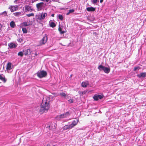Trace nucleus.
Returning <instances> with one entry per match:
<instances>
[{
    "label": "nucleus",
    "mask_w": 146,
    "mask_h": 146,
    "mask_svg": "<svg viewBox=\"0 0 146 146\" xmlns=\"http://www.w3.org/2000/svg\"><path fill=\"white\" fill-rule=\"evenodd\" d=\"M50 99L49 97H46L43 98L40 110L41 113H42L48 111L50 108Z\"/></svg>",
    "instance_id": "nucleus-1"
},
{
    "label": "nucleus",
    "mask_w": 146,
    "mask_h": 146,
    "mask_svg": "<svg viewBox=\"0 0 146 146\" xmlns=\"http://www.w3.org/2000/svg\"><path fill=\"white\" fill-rule=\"evenodd\" d=\"M98 68L100 71L103 70L105 73L107 74L109 73L110 70V68L109 66L105 67L102 65H99Z\"/></svg>",
    "instance_id": "nucleus-2"
},
{
    "label": "nucleus",
    "mask_w": 146,
    "mask_h": 146,
    "mask_svg": "<svg viewBox=\"0 0 146 146\" xmlns=\"http://www.w3.org/2000/svg\"><path fill=\"white\" fill-rule=\"evenodd\" d=\"M46 4L44 3L41 2L38 3L36 4V6L37 8V10L38 11H41L43 7L45 6Z\"/></svg>",
    "instance_id": "nucleus-3"
},
{
    "label": "nucleus",
    "mask_w": 146,
    "mask_h": 146,
    "mask_svg": "<svg viewBox=\"0 0 146 146\" xmlns=\"http://www.w3.org/2000/svg\"><path fill=\"white\" fill-rule=\"evenodd\" d=\"M47 74L46 72L44 71L38 72L37 74V76L40 78L45 77L46 76Z\"/></svg>",
    "instance_id": "nucleus-4"
},
{
    "label": "nucleus",
    "mask_w": 146,
    "mask_h": 146,
    "mask_svg": "<svg viewBox=\"0 0 146 146\" xmlns=\"http://www.w3.org/2000/svg\"><path fill=\"white\" fill-rule=\"evenodd\" d=\"M48 40L47 36H44L39 42V44L38 46H40L45 44Z\"/></svg>",
    "instance_id": "nucleus-5"
},
{
    "label": "nucleus",
    "mask_w": 146,
    "mask_h": 146,
    "mask_svg": "<svg viewBox=\"0 0 146 146\" xmlns=\"http://www.w3.org/2000/svg\"><path fill=\"white\" fill-rule=\"evenodd\" d=\"M47 14L46 13H42L41 14L38 15L37 16V19L39 20H42L44 19L47 16Z\"/></svg>",
    "instance_id": "nucleus-6"
},
{
    "label": "nucleus",
    "mask_w": 146,
    "mask_h": 146,
    "mask_svg": "<svg viewBox=\"0 0 146 146\" xmlns=\"http://www.w3.org/2000/svg\"><path fill=\"white\" fill-rule=\"evenodd\" d=\"M18 7L17 5L10 6L9 9L10 10L11 12H13L17 10L18 9Z\"/></svg>",
    "instance_id": "nucleus-7"
},
{
    "label": "nucleus",
    "mask_w": 146,
    "mask_h": 146,
    "mask_svg": "<svg viewBox=\"0 0 146 146\" xmlns=\"http://www.w3.org/2000/svg\"><path fill=\"white\" fill-rule=\"evenodd\" d=\"M89 81L86 80L82 82L81 84V85L83 88H86L89 85Z\"/></svg>",
    "instance_id": "nucleus-8"
},
{
    "label": "nucleus",
    "mask_w": 146,
    "mask_h": 146,
    "mask_svg": "<svg viewBox=\"0 0 146 146\" xmlns=\"http://www.w3.org/2000/svg\"><path fill=\"white\" fill-rule=\"evenodd\" d=\"M137 76L139 78H143L146 77V72H142L137 74Z\"/></svg>",
    "instance_id": "nucleus-9"
},
{
    "label": "nucleus",
    "mask_w": 146,
    "mask_h": 146,
    "mask_svg": "<svg viewBox=\"0 0 146 146\" xmlns=\"http://www.w3.org/2000/svg\"><path fill=\"white\" fill-rule=\"evenodd\" d=\"M25 10V12H27L28 11H31L33 10V9L31 8V6L28 5H25L24 7Z\"/></svg>",
    "instance_id": "nucleus-10"
},
{
    "label": "nucleus",
    "mask_w": 146,
    "mask_h": 146,
    "mask_svg": "<svg viewBox=\"0 0 146 146\" xmlns=\"http://www.w3.org/2000/svg\"><path fill=\"white\" fill-rule=\"evenodd\" d=\"M31 52L30 49H28L23 50V54L25 55H29L31 54Z\"/></svg>",
    "instance_id": "nucleus-11"
},
{
    "label": "nucleus",
    "mask_w": 146,
    "mask_h": 146,
    "mask_svg": "<svg viewBox=\"0 0 146 146\" xmlns=\"http://www.w3.org/2000/svg\"><path fill=\"white\" fill-rule=\"evenodd\" d=\"M12 68V64L10 62H9L7 63L6 70L8 72H9V70H11Z\"/></svg>",
    "instance_id": "nucleus-12"
},
{
    "label": "nucleus",
    "mask_w": 146,
    "mask_h": 146,
    "mask_svg": "<svg viewBox=\"0 0 146 146\" xmlns=\"http://www.w3.org/2000/svg\"><path fill=\"white\" fill-rule=\"evenodd\" d=\"M102 98L103 96L100 95H95L93 97V98L96 101L98 100L99 99H101Z\"/></svg>",
    "instance_id": "nucleus-13"
},
{
    "label": "nucleus",
    "mask_w": 146,
    "mask_h": 146,
    "mask_svg": "<svg viewBox=\"0 0 146 146\" xmlns=\"http://www.w3.org/2000/svg\"><path fill=\"white\" fill-rule=\"evenodd\" d=\"M13 14L15 16L19 17L23 15V12H17L13 13Z\"/></svg>",
    "instance_id": "nucleus-14"
},
{
    "label": "nucleus",
    "mask_w": 146,
    "mask_h": 146,
    "mask_svg": "<svg viewBox=\"0 0 146 146\" xmlns=\"http://www.w3.org/2000/svg\"><path fill=\"white\" fill-rule=\"evenodd\" d=\"M78 119H76V120H74L72 121V123L70 125L72 128L73 127L75 126L77 124L78 122Z\"/></svg>",
    "instance_id": "nucleus-15"
},
{
    "label": "nucleus",
    "mask_w": 146,
    "mask_h": 146,
    "mask_svg": "<svg viewBox=\"0 0 146 146\" xmlns=\"http://www.w3.org/2000/svg\"><path fill=\"white\" fill-rule=\"evenodd\" d=\"M0 80L5 82L6 81V79L5 78V76L3 74H0Z\"/></svg>",
    "instance_id": "nucleus-16"
},
{
    "label": "nucleus",
    "mask_w": 146,
    "mask_h": 146,
    "mask_svg": "<svg viewBox=\"0 0 146 146\" xmlns=\"http://www.w3.org/2000/svg\"><path fill=\"white\" fill-rule=\"evenodd\" d=\"M49 24L50 27L52 28L55 27L56 26L55 23L51 20L49 22Z\"/></svg>",
    "instance_id": "nucleus-17"
},
{
    "label": "nucleus",
    "mask_w": 146,
    "mask_h": 146,
    "mask_svg": "<svg viewBox=\"0 0 146 146\" xmlns=\"http://www.w3.org/2000/svg\"><path fill=\"white\" fill-rule=\"evenodd\" d=\"M9 47L11 48H15L17 47L16 44L13 43H11L9 44Z\"/></svg>",
    "instance_id": "nucleus-18"
},
{
    "label": "nucleus",
    "mask_w": 146,
    "mask_h": 146,
    "mask_svg": "<svg viewBox=\"0 0 146 146\" xmlns=\"http://www.w3.org/2000/svg\"><path fill=\"white\" fill-rule=\"evenodd\" d=\"M63 29V27L60 24L59 25L58 31L61 34H62L64 33V31H62V30Z\"/></svg>",
    "instance_id": "nucleus-19"
},
{
    "label": "nucleus",
    "mask_w": 146,
    "mask_h": 146,
    "mask_svg": "<svg viewBox=\"0 0 146 146\" xmlns=\"http://www.w3.org/2000/svg\"><path fill=\"white\" fill-rule=\"evenodd\" d=\"M86 10L88 11H93L95 10V8L93 7H88L87 8Z\"/></svg>",
    "instance_id": "nucleus-20"
},
{
    "label": "nucleus",
    "mask_w": 146,
    "mask_h": 146,
    "mask_svg": "<svg viewBox=\"0 0 146 146\" xmlns=\"http://www.w3.org/2000/svg\"><path fill=\"white\" fill-rule=\"evenodd\" d=\"M87 92L86 91H80L78 92V93L79 95H82L84 94H85Z\"/></svg>",
    "instance_id": "nucleus-21"
},
{
    "label": "nucleus",
    "mask_w": 146,
    "mask_h": 146,
    "mask_svg": "<svg viewBox=\"0 0 146 146\" xmlns=\"http://www.w3.org/2000/svg\"><path fill=\"white\" fill-rule=\"evenodd\" d=\"M72 127L70 125H66L64 126V130H67L68 129H71Z\"/></svg>",
    "instance_id": "nucleus-22"
},
{
    "label": "nucleus",
    "mask_w": 146,
    "mask_h": 146,
    "mask_svg": "<svg viewBox=\"0 0 146 146\" xmlns=\"http://www.w3.org/2000/svg\"><path fill=\"white\" fill-rule=\"evenodd\" d=\"M10 25L12 28H14L15 26V22L13 21H11L10 23Z\"/></svg>",
    "instance_id": "nucleus-23"
},
{
    "label": "nucleus",
    "mask_w": 146,
    "mask_h": 146,
    "mask_svg": "<svg viewBox=\"0 0 146 146\" xmlns=\"http://www.w3.org/2000/svg\"><path fill=\"white\" fill-rule=\"evenodd\" d=\"M74 9H70L69 10V12L68 13H67L66 14V15H68L70 13H73V12H74Z\"/></svg>",
    "instance_id": "nucleus-24"
},
{
    "label": "nucleus",
    "mask_w": 146,
    "mask_h": 146,
    "mask_svg": "<svg viewBox=\"0 0 146 146\" xmlns=\"http://www.w3.org/2000/svg\"><path fill=\"white\" fill-rule=\"evenodd\" d=\"M64 117V114H62L60 115H59V117L57 116L56 117V119H58L59 118L60 119L61 118H63Z\"/></svg>",
    "instance_id": "nucleus-25"
},
{
    "label": "nucleus",
    "mask_w": 146,
    "mask_h": 146,
    "mask_svg": "<svg viewBox=\"0 0 146 146\" xmlns=\"http://www.w3.org/2000/svg\"><path fill=\"white\" fill-rule=\"evenodd\" d=\"M70 115V113L69 112H66L65 114H64V118L66 117H69Z\"/></svg>",
    "instance_id": "nucleus-26"
},
{
    "label": "nucleus",
    "mask_w": 146,
    "mask_h": 146,
    "mask_svg": "<svg viewBox=\"0 0 146 146\" xmlns=\"http://www.w3.org/2000/svg\"><path fill=\"white\" fill-rule=\"evenodd\" d=\"M22 30L23 33H27V30L26 28H23L22 29Z\"/></svg>",
    "instance_id": "nucleus-27"
},
{
    "label": "nucleus",
    "mask_w": 146,
    "mask_h": 146,
    "mask_svg": "<svg viewBox=\"0 0 146 146\" xmlns=\"http://www.w3.org/2000/svg\"><path fill=\"white\" fill-rule=\"evenodd\" d=\"M22 26H27L29 25L26 22H24L22 24Z\"/></svg>",
    "instance_id": "nucleus-28"
},
{
    "label": "nucleus",
    "mask_w": 146,
    "mask_h": 146,
    "mask_svg": "<svg viewBox=\"0 0 146 146\" xmlns=\"http://www.w3.org/2000/svg\"><path fill=\"white\" fill-rule=\"evenodd\" d=\"M0 15H3L4 16H7V13L6 11L3 12L1 13L0 14Z\"/></svg>",
    "instance_id": "nucleus-29"
},
{
    "label": "nucleus",
    "mask_w": 146,
    "mask_h": 146,
    "mask_svg": "<svg viewBox=\"0 0 146 146\" xmlns=\"http://www.w3.org/2000/svg\"><path fill=\"white\" fill-rule=\"evenodd\" d=\"M24 54L22 52H20L18 54V55L19 56H22Z\"/></svg>",
    "instance_id": "nucleus-30"
},
{
    "label": "nucleus",
    "mask_w": 146,
    "mask_h": 146,
    "mask_svg": "<svg viewBox=\"0 0 146 146\" xmlns=\"http://www.w3.org/2000/svg\"><path fill=\"white\" fill-rule=\"evenodd\" d=\"M58 18L61 20H62L63 19V16L59 14L58 15Z\"/></svg>",
    "instance_id": "nucleus-31"
},
{
    "label": "nucleus",
    "mask_w": 146,
    "mask_h": 146,
    "mask_svg": "<svg viewBox=\"0 0 146 146\" xmlns=\"http://www.w3.org/2000/svg\"><path fill=\"white\" fill-rule=\"evenodd\" d=\"M28 17H30L31 16H34V13H32L29 14H28L26 15Z\"/></svg>",
    "instance_id": "nucleus-32"
},
{
    "label": "nucleus",
    "mask_w": 146,
    "mask_h": 146,
    "mask_svg": "<svg viewBox=\"0 0 146 146\" xmlns=\"http://www.w3.org/2000/svg\"><path fill=\"white\" fill-rule=\"evenodd\" d=\"M98 0H91L93 4H95L96 3Z\"/></svg>",
    "instance_id": "nucleus-33"
},
{
    "label": "nucleus",
    "mask_w": 146,
    "mask_h": 146,
    "mask_svg": "<svg viewBox=\"0 0 146 146\" xmlns=\"http://www.w3.org/2000/svg\"><path fill=\"white\" fill-rule=\"evenodd\" d=\"M23 40V39L21 38H20L18 39V41L20 42H22Z\"/></svg>",
    "instance_id": "nucleus-34"
},
{
    "label": "nucleus",
    "mask_w": 146,
    "mask_h": 146,
    "mask_svg": "<svg viewBox=\"0 0 146 146\" xmlns=\"http://www.w3.org/2000/svg\"><path fill=\"white\" fill-rule=\"evenodd\" d=\"M68 101L70 103H72L73 102V100L72 99H70Z\"/></svg>",
    "instance_id": "nucleus-35"
},
{
    "label": "nucleus",
    "mask_w": 146,
    "mask_h": 146,
    "mask_svg": "<svg viewBox=\"0 0 146 146\" xmlns=\"http://www.w3.org/2000/svg\"><path fill=\"white\" fill-rule=\"evenodd\" d=\"M138 69V67H135L134 68V70L135 71H136L137 69Z\"/></svg>",
    "instance_id": "nucleus-36"
},
{
    "label": "nucleus",
    "mask_w": 146,
    "mask_h": 146,
    "mask_svg": "<svg viewBox=\"0 0 146 146\" xmlns=\"http://www.w3.org/2000/svg\"><path fill=\"white\" fill-rule=\"evenodd\" d=\"M18 0H15L14 1V3L15 4H17V1Z\"/></svg>",
    "instance_id": "nucleus-37"
},
{
    "label": "nucleus",
    "mask_w": 146,
    "mask_h": 146,
    "mask_svg": "<svg viewBox=\"0 0 146 146\" xmlns=\"http://www.w3.org/2000/svg\"><path fill=\"white\" fill-rule=\"evenodd\" d=\"M41 1H46V2H48V0H42Z\"/></svg>",
    "instance_id": "nucleus-38"
},
{
    "label": "nucleus",
    "mask_w": 146,
    "mask_h": 146,
    "mask_svg": "<svg viewBox=\"0 0 146 146\" xmlns=\"http://www.w3.org/2000/svg\"><path fill=\"white\" fill-rule=\"evenodd\" d=\"M51 16H52V17H54V14H53L52 15H51Z\"/></svg>",
    "instance_id": "nucleus-39"
},
{
    "label": "nucleus",
    "mask_w": 146,
    "mask_h": 146,
    "mask_svg": "<svg viewBox=\"0 0 146 146\" xmlns=\"http://www.w3.org/2000/svg\"><path fill=\"white\" fill-rule=\"evenodd\" d=\"M103 1V0H100V2L101 3H102V2Z\"/></svg>",
    "instance_id": "nucleus-40"
},
{
    "label": "nucleus",
    "mask_w": 146,
    "mask_h": 146,
    "mask_svg": "<svg viewBox=\"0 0 146 146\" xmlns=\"http://www.w3.org/2000/svg\"><path fill=\"white\" fill-rule=\"evenodd\" d=\"M61 94V95L64 96V93H62V94Z\"/></svg>",
    "instance_id": "nucleus-41"
},
{
    "label": "nucleus",
    "mask_w": 146,
    "mask_h": 146,
    "mask_svg": "<svg viewBox=\"0 0 146 146\" xmlns=\"http://www.w3.org/2000/svg\"><path fill=\"white\" fill-rule=\"evenodd\" d=\"M59 0H52L53 1H58Z\"/></svg>",
    "instance_id": "nucleus-42"
},
{
    "label": "nucleus",
    "mask_w": 146,
    "mask_h": 146,
    "mask_svg": "<svg viewBox=\"0 0 146 146\" xmlns=\"http://www.w3.org/2000/svg\"><path fill=\"white\" fill-rule=\"evenodd\" d=\"M38 55L36 53L35 54V56H37Z\"/></svg>",
    "instance_id": "nucleus-43"
},
{
    "label": "nucleus",
    "mask_w": 146,
    "mask_h": 146,
    "mask_svg": "<svg viewBox=\"0 0 146 146\" xmlns=\"http://www.w3.org/2000/svg\"><path fill=\"white\" fill-rule=\"evenodd\" d=\"M55 124H54V128H52V129H53L55 128H56V127L55 126Z\"/></svg>",
    "instance_id": "nucleus-44"
},
{
    "label": "nucleus",
    "mask_w": 146,
    "mask_h": 146,
    "mask_svg": "<svg viewBox=\"0 0 146 146\" xmlns=\"http://www.w3.org/2000/svg\"><path fill=\"white\" fill-rule=\"evenodd\" d=\"M50 126H49V127L50 128ZM50 129H52V128H50Z\"/></svg>",
    "instance_id": "nucleus-45"
},
{
    "label": "nucleus",
    "mask_w": 146,
    "mask_h": 146,
    "mask_svg": "<svg viewBox=\"0 0 146 146\" xmlns=\"http://www.w3.org/2000/svg\"><path fill=\"white\" fill-rule=\"evenodd\" d=\"M64 98H65V95H64Z\"/></svg>",
    "instance_id": "nucleus-46"
}]
</instances>
